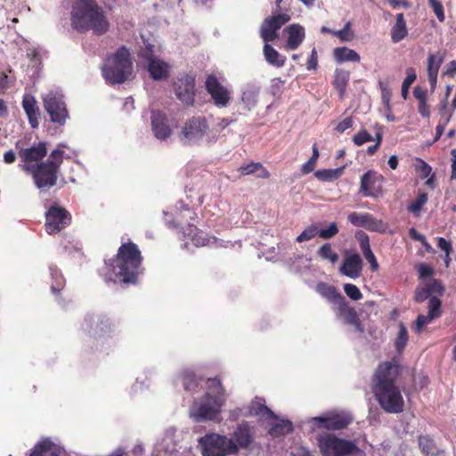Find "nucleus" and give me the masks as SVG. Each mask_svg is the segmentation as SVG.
Segmentation results:
<instances>
[{
    "mask_svg": "<svg viewBox=\"0 0 456 456\" xmlns=\"http://www.w3.org/2000/svg\"><path fill=\"white\" fill-rule=\"evenodd\" d=\"M400 365L394 359L380 362L372 378L371 390L379 406L387 413H401L404 410V400L397 382Z\"/></svg>",
    "mask_w": 456,
    "mask_h": 456,
    "instance_id": "f257e3e1",
    "label": "nucleus"
},
{
    "mask_svg": "<svg viewBox=\"0 0 456 456\" xmlns=\"http://www.w3.org/2000/svg\"><path fill=\"white\" fill-rule=\"evenodd\" d=\"M72 28L77 32L93 31L94 35H104L110 29V23L104 11L94 0H77L72 5L70 13Z\"/></svg>",
    "mask_w": 456,
    "mask_h": 456,
    "instance_id": "f03ea898",
    "label": "nucleus"
},
{
    "mask_svg": "<svg viewBox=\"0 0 456 456\" xmlns=\"http://www.w3.org/2000/svg\"><path fill=\"white\" fill-rule=\"evenodd\" d=\"M142 256L138 246L128 241L118 249L115 258L110 264V271L115 282L136 283L141 273Z\"/></svg>",
    "mask_w": 456,
    "mask_h": 456,
    "instance_id": "7ed1b4c3",
    "label": "nucleus"
},
{
    "mask_svg": "<svg viewBox=\"0 0 456 456\" xmlns=\"http://www.w3.org/2000/svg\"><path fill=\"white\" fill-rule=\"evenodd\" d=\"M226 399L225 388L221 380L218 378H209L207 379V391L191 416L197 421L213 420L221 413Z\"/></svg>",
    "mask_w": 456,
    "mask_h": 456,
    "instance_id": "20e7f679",
    "label": "nucleus"
},
{
    "mask_svg": "<svg viewBox=\"0 0 456 456\" xmlns=\"http://www.w3.org/2000/svg\"><path fill=\"white\" fill-rule=\"evenodd\" d=\"M65 145L60 143L51 151L45 161H41L36 166H27L25 171L31 175L35 185L38 189H50L56 185L60 167L64 159Z\"/></svg>",
    "mask_w": 456,
    "mask_h": 456,
    "instance_id": "39448f33",
    "label": "nucleus"
},
{
    "mask_svg": "<svg viewBox=\"0 0 456 456\" xmlns=\"http://www.w3.org/2000/svg\"><path fill=\"white\" fill-rule=\"evenodd\" d=\"M133 71L131 54L126 46L119 47L108 56L102 67V74L110 85L125 83Z\"/></svg>",
    "mask_w": 456,
    "mask_h": 456,
    "instance_id": "423d86ee",
    "label": "nucleus"
},
{
    "mask_svg": "<svg viewBox=\"0 0 456 456\" xmlns=\"http://www.w3.org/2000/svg\"><path fill=\"white\" fill-rule=\"evenodd\" d=\"M180 139L186 144H197L203 139L208 143L217 141L215 129H211L208 120L204 116H193L188 118L180 132Z\"/></svg>",
    "mask_w": 456,
    "mask_h": 456,
    "instance_id": "0eeeda50",
    "label": "nucleus"
},
{
    "mask_svg": "<svg viewBox=\"0 0 456 456\" xmlns=\"http://www.w3.org/2000/svg\"><path fill=\"white\" fill-rule=\"evenodd\" d=\"M316 443L322 456H349L357 450L354 442L339 438L331 433L318 435Z\"/></svg>",
    "mask_w": 456,
    "mask_h": 456,
    "instance_id": "6e6552de",
    "label": "nucleus"
},
{
    "mask_svg": "<svg viewBox=\"0 0 456 456\" xmlns=\"http://www.w3.org/2000/svg\"><path fill=\"white\" fill-rule=\"evenodd\" d=\"M203 456L236 455V447L225 435L208 433L199 439Z\"/></svg>",
    "mask_w": 456,
    "mask_h": 456,
    "instance_id": "1a4fd4ad",
    "label": "nucleus"
},
{
    "mask_svg": "<svg viewBox=\"0 0 456 456\" xmlns=\"http://www.w3.org/2000/svg\"><path fill=\"white\" fill-rule=\"evenodd\" d=\"M84 331L95 339L110 337L116 330L114 322L104 314H88L85 316Z\"/></svg>",
    "mask_w": 456,
    "mask_h": 456,
    "instance_id": "9d476101",
    "label": "nucleus"
},
{
    "mask_svg": "<svg viewBox=\"0 0 456 456\" xmlns=\"http://www.w3.org/2000/svg\"><path fill=\"white\" fill-rule=\"evenodd\" d=\"M71 223V215L64 208L51 206L45 213V231L48 234L61 232Z\"/></svg>",
    "mask_w": 456,
    "mask_h": 456,
    "instance_id": "9b49d317",
    "label": "nucleus"
},
{
    "mask_svg": "<svg viewBox=\"0 0 456 456\" xmlns=\"http://www.w3.org/2000/svg\"><path fill=\"white\" fill-rule=\"evenodd\" d=\"M318 428L337 431L346 428L353 421L350 414L344 411L327 412L322 416L312 419Z\"/></svg>",
    "mask_w": 456,
    "mask_h": 456,
    "instance_id": "f8f14e48",
    "label": "nucleus"
},
{
    "mask_svg": "<svg viewBox=\"0 0 456 456\" xmlns=\"http://www.w3.org/2000/svg\"><path fill=\"white\" fill-rule=\"evenodd\" d=\"M236 447V455L240 450L249 449L256 439V427L249 421L242 420L229 437Z\"/></svg>",
    "mask_w": 456,
    "mask_h": 456,
    "instance_id": "ddd939ff",
    "label": "nucleus"
},
{
    "mask_svg": "<svg viewBox=\"0 0 456 456\" xmlns=\"http://www.w3.org/2000/svg\"><path fill=\"white\" fill-rule=\"evenodd\" d=\"M205 89L216 107L226 108L228 106L231 91L221 84L216 75L210 74L207 77Z\"/></svg>",
    "mask_w": 456,
    "mask_h": 456,
    "instance_id": "4468645a",
    "label": "nucleus"
},
{
    "mask_svg": "<svg viewBox=\"0 0 456 456\" xmlns=\"http://www.w3.org/2000/svg\"><path fill=\"white\" fill-rule=\"evenodd\" d=\"M290 20L288 13H279L265 19L260 28V36L266 42H272L278 37L277 31Z\"/></svg>",
    "mask_w": 456,
    "mask_h": 456,
    "instance_id": "2eb2a0df",
    "label": "nucleus"
},
{
    "mask_svg": "<svg viewBox=\"0 0 456 456\" xmlns=\"http://www.w3.org/2000/svg\"><path fill=\"white\" fill-rule=\"evenodd\" d=\"M44 106L48 112L51 121L63 125L69 117L68 110L62 99L53 94H49L44 99Z\"/></svg>",
    "mask_w": 456,
    "mask_h": 456,
    "instance_id": "dca6fc26",
    "label": "nucleus"
},
{
    "mask_svg": "<svg viewBox=\"0 0 456 456\" xmlns=\"http://www.w3.org/2000/svg\"><path fill=\"white\" fill-rule=\"evenodd\" d=\"M384 176L374 170H369L361 178V192L364 196L378 198L383 192Z\"/></svg>",
    "mask_w": 456,
    "mask_h": 456,
    "instance_id": "f3484780",
    "label": "nucleus"
},
{
    "mask_svg": "<svg viewBox=\"0 0 456 456\" xmlns=\"http://www.w3.org/2000/svg\"><path fill=\"white\" fill-rule=\"evenodd\" d=\"M46 155L47 144L45 142H39L28 148H21L18 151L19 158L24 163L20 166L24 171L27 166H36V164L43 161Z\"/></svg>",
    "mask_w": 456,
    "mask_h": 456,
    "instance_id": "a211bd4d",
    "label": "nucleus"
},
{
    "mask_svg": "<svg viewBox=\"0 0 456 456\" xmlns=\"http://www.w3.org/2000/svg\"><path fill=\"white\" fill-rule=\"evenodd\" d=\"M175 95L184 104L192 106L195 102V77L185 74L175 83Z\"/></svg>",
    "mask_w": 456,
    "mask_h": 456,
    "instance_id": "6ab92c4d",
    "label": "nucleus"
},
{
    "mask_svg": "<svg viewBox=\"0 0 456 456\" xmlns=\"http://www.w3.org/2000/svg\"><path fill=\"white\" fill-rule=\"evenodd\" d=\"M442 302L437 297H432L428 300V313L427 315L419 314L414 326V331L416 333H420L423 328L433 322L434 320L439 318L442 315Z\"/></svg>",
    "mask_w": 456,
    "mask_h": 456,
    "instance_id": "aec40b11",
    "label": "nucleus"
},
{
    "mask_svg": "<svg viewBox=\"0 0 456 456\" xmlns=\"http://www.w3.org/2000/svg\"><path fill=\"white\" fill-rule=\"evenodd\" d=\"M348 221L354 226L363 227L371 232H385V224L381 220L376 219L370 214H359L352 212L347 216Z\"/></svg>",
    "mask_w": 456,
    "mask_h": 456,
    "instance_id": "412c9836",
    "label": "nucleus"
},
{
    "mask_svg": "<svg viewBox=\"0 0 456 456\" xmlns=\"http://www.w3.org/2000/svg\"><path fill=\"white\" fill-rule=\"evenodd\" d=\"M151 122L153 134L159 140H166L171 135L172 130L165 113L161 111H152Z\"/></svg>",
    "mask_w": 456,
    "mask_h": 456,
    "instance_id": "4be33fe9",
    "label": "nucleus"
},
{
    "mask_svg": "<svg viewBox=\"0 0 456 456\" xmlns=\"http://www.w3.org/2000/svg\"><path fill=\"white\" fill-rule=\"evenodd\" d=\"M339 270L342 274L351 279L360 277L362 270V260L360 255L354 253L346 256Z\"/></svg>",
    "mask_w": 456,
    "mask_h": 456,
    "instance_id": "5701e85b",
    "label": "nucleus"
},
{
    "mask_svg": "<svg viewBox=\"0 0 456 456\" xmlns=\"http://www.w3.org/2000/svg\"><path fill=\"white\" fill-rule=\"evenodd\" d=\"M338 309L339 316L344 319L346 324L354 326L355 330L360 333L364 332V326L362 323L356 310L350 306L346 299L338 305Z\"/></svg>",
    "mask_w": 456,
    "mask_h": 456,
    "instance_id": "b1692460",
    "label": "nucleus"
},
{
    "mask_svg": "<svg viewBox=\"0 0 456 456\" xmlns=\"http://www.w3.org/2000/svg\"><path fill=\"white\" fill-rule=\"evenodd\" d=\"M445 58V52H437L436 53H429L428 57V78L431 89L434 90L437 83V76L439 69Z\"/></svg>",
    "mask_w": 456,
    "mask_h": 456,
    "instance_id": "393cba45",
    "label": "nucleus"
},
{
    "mask_svg": "<svg viewBox=\"0 0 456 456\" xmlns=\"http://www.w3.org/2000/svg\"><path fill=\"white\" fill-rule=\"evenodd\" d=\"M284 32L288 35L285 49L293 51L303 43L305 33L303 26L294 23L285 28Z\"/></svg>",
    "mask_w": 456,
    "mask_h": 456,
    "instance_id": "a878e982",
    "label": "nucleus"
},
{
    "mask_svg": "<svg viewBox=\"0 0 456 456\" xmlns=\"http://www.w3.org/2000/svg\"><path fill=\"white\" fill-rule=\"evenodd\" d=\"M22 108L28 117V123L32 128L39 125L40 112L34 96L26 94L22 100Z\"/></svg>",
    "mask_w": 456,
    "mask_h": 456,
    "instance_id": "bb28decb",
    "label": "nucleus"
},
{
    "mask_svg": "<svg viewBox=\"0 0 456 456\" xmlns=\"http://www.w3.org/2000/svg\"><path fill=\"white\" fill-rule=\"evenodd\" d=\"M356 238L358 240L363 256L370 265V270L372 272H377L379 270V264L375 255L370 248L369 236L364 232H360L356 233Z\"/></svg>",
    "mask_w": 456,
    "mask_h": 456,
    "instance_id": "cd10ccee",
    "label": "nucleus"
},
{
    "mask_svg": "<svg viewBox=\"0 0 456 456\" xmlns=\"http://www.w3.org/2000/svg\"><path fill=\"white\" fill-rule=\"evenodd\" d=\"M29 456H63V451L49 439L37 444Z\"/></svg>",
    "mask_w": 456,
    "mask_h": 456,
    "instance_id": "c85d7f7f",
    "label": "nucleus"
},
{
    "mask_svg": "<svg viewBox=\"0 0 456 456\" xmlns=\"http://www.w3.org/2000/svg\"><path fill=\"white\" fill-rule=\"evenodd\" d=\"M316 291L329 302L337 305L345 299L342 294L338 291L336 287L323 281L317 283Z\"/></svg>",
    "mask_w": 456,
    "mask_h": 456,
    "instance_id": "c756f323",
    "label": "nucleus"
},
{
    "mask_svg": "<svg viewBox=\"0 0 456 456\" xmlns=\"http://www.w3.org/2000/svg\"><path fill=\"white\" fill-rule=\"evenodd\" d=\"M418 444L424 456H439L443 451L437 446L434 438L429 435L418 436Z\"/></svg>",
    "mask_w": 456,
    "mask_h": 456,
    "instance_id": "7c9ffc66",
    "label": "nucleus"
},
{
    "mask_svg": "<svg viewBox=\"0 0 456 456\" xmlns=\"http://www.w3.org/2000/svg\"><path fill=\"white\" fill-rule=\"evenodd\" d=\"M148 71L153 80H163L169 75V66L167 62L155 59L148 61Z\"/></svg>",
    "mask_w": 456,
    "mask_h": 456,
    "instance_id": "2f4dec72",
    "label": "nucleus"
},
{
    "mask_svg": "<svg viewBox=\"0 0 456 456\" xmlns=\"http://www.w3.org/2000/svg\"><path fill=\"white\" fill-rule=\"evenodd\" d=\"M444 288L442 285L436 281L433 280L431 282L427 283L424 287L417 288L415 290L414 300L417 303H422L428 298H431L432 293L438 292L442 293Z\"/></svg>",
    "mask_w": 456,
    "mask_h": 456,
    "instance_id": "473e14b6",
    "label": "nucleus"
},
{
    "mask_svg": "<svg viewBox=\"0 0 456 456\" xmlns=\"http://www.w3.org/2000/svg\"><path fill=\"white\" fill-rule=\"evenodd\" d=\"M408 36V28L403 12L396 14L395 23L391 28V40L399 43Z\"/></svg>",
    "mask_w": 456,
    "mask_h": 456,
    "instance_id": "72a5a7b5",
    "label": "nucleus"
},
{
    "mask_svg": "<svg viewBox=\"0 0 456 456\" xmlns=\"http://www.w3.org/2000/svg\"><path fill=\"white\" fill-rule=\"evenodd\" d=\"M263 53L265 61L272 66L276 68H281L285 65L286 57L281 55L277 50H275L269 43L265 42Z\"/></svg>",
    "mask_w": 456,
    "mask_h": 456,
    "instance_id": "f704fd0d",
    "label": "nucleus"
},
{
    "mask_svg": "<svg viewBox=\"0 0 456 456\" xmlns=\"http://www.w3.org/2000/svg\"><path fill=\"white\" fill-rule=\"evenodd\" d=\"M350 79V72L337 69L334 74L333 85L339 93V98L343 99Z\"/></svg>",
    "mask_w": 456,
    "mask_h": 456,
    "instance_id": "c9c22d12",
    "label": "nucleus"
},
{
    "mask_svg": "<svg viewBox=\"0 0 456 456\" xmlns=\"http://www.w3.org/2000/svg\"><path fill=\"white\" fill-rule=\"evenodd\" d=\"M181 379L183 381V388L186 391L196 392L200 386L201 379L198 378L194 371L186 369L181 372Z\"/></svg>",
    "mask_w": 456,
    "mask_h": 456,
    "instance_id": "e433bc0d",
    "label": "nucleus"
},
{
    "mask_svg": "<svg viewBox=\"0 0 456 456\" xmlns=\"http://www.w3.org/2000/svg\"><path fill=\"white\" fill-rule=\"evenodd\" d=\"M334 57L338 62L360 61V55L347 47H337L334 49Z\"/></svg>",
    "mask_w": 456,
    "mask_h": 456,
    "instance_id": "4c0bfd02",
    "label": "nucleus"
},
{
    "mask_svg": "<svg viewBox=\"0 0 456 456\" xmlns=\"http://www.w3.org/2000/svg\"><path fill=\"white\" fill-rule=\"evenodd\" d=\"M239 170L243 175H252L257 171H260V174L257 175L258 177L266 179L270 176L269 171L265 168L259 162H251L249 164L241 166Z\"/></svg>",
    "mask_w": 456,
    "mask_h": 456,
    "instance_id": "58836bf2",
    "label": "nucleus"
},
{
    "mask_svg": "<svg viewBox=\"0 0 456 456\" xmlns=\"http://www.w3.org/2000/svg\"><path fill=\"white\" fill-rule=\"evenodd\" d=\"M293 430L292 422L289 420L281 419L274 423L269 430L272 436L278 437L290 433Z\"/></svg>",
    "mask_w": 456,
    "mask_h": 456,
    "instance_id": "ea45409f",
    "label": "nucleus"
},
{
    "mask_svg": "<svg viewBox=\"0 0 456 456\" xmlns=\"http://www.w3.org/2000/svg\"><path fill=\"white\" fill-rule=\"evenodd\" d=\"M343 173V167L335 169H320L314 173V176L322 182H333L338 179Z\"/></svg>",
    "mask_w": 456,
    "mask_h": 456,
    "instance_id": "a19ab883",
    "label": "nucleus"
},
{
    "mask_svg": "<svg viewBox=\"0 0 456 456\" xmlns=\"http://www.w3.org/2000/svg\"><path fill=\"white\" fill-rule=\"evenodd\" d=\"M51 276L53 282L51 285L52 292L58 296L65 286V279L61 273L57 268H50Z\"/></svg>",
    "mask_w": 456,
    "mask_h": 456,
    "instance_id": "79ce46f5",
    "label": "nucleus"
},
{
    "mask_svg": "<svg viewBox=\"0 0 456 456\" xmlns=\"http://www.w3.org/2000/svg\"><path fill=\"white\" fill-rule=\"evenodd\" d=\"M250 414L256 416H268L273 419L277 418L273 411L271 409H269L265 403H261V400L257 398L252 402Z\"/></svg>",
    "mask_w": 456,
    "mask_h": 456,
    "instance_id": "37998d69",
    "label": "nucleus"
},
{
    "mask_svg": "<svg viewBox=\"0 0 456 456\" xmlns=\"http://www.w3.org/2000/svg\"><path fill=\"white\" fill-rule=\"evenodd\" d=\"M258 90L251 88L242 93L241 101L248 110H251L257 103Z\"/></svg>",
    "mask_w": 456,
    "mask_h": 456,
    "instance_id": "c03bdc74",
    "label": "nucleus"
},
{
    "mask_svg": "<svg viewBox=\"0 0 456 456\" xmlns=\"http://www.w3.org/2000/svg\"><path fill=\"white\" fill-rule=\"evenodd\" d=\"M317 255L323 260H329L334 264L338 260V255L333 250L330 243L323 244L317 251Z\"/></svg>",
    "mask_w": 456,
    "mask_h": 456,
    "instance_id": "a18cd8bd",
    "label": "nucleus"
},
{
    "mask_svg": "<svg viewBox=\"0 0 456 456\" xmlns=\"http://www.w3.org/2000/svg\"><path fill=\"white\" fill-rule=\"evenodd\" d=\"M428 202V194L426 192H421L418 195V197L412 200L407 207L409 212L412 213L414 216H418L423 208V206Z\"/></svg>",
    "mask_w": 456,
    "mask_h": 456,
    "instance_id": "49530a36",
    "label": "nucleus"
},
{
    "mask_svg": "<svg viewBox=\"0 0 456 456\" xmlns=\"http://www.w3.org/2000/svg\"><path fill=\"white\" fill-rule=\"evenodd\" d=\"M416 72L415 69L411 67L406 69V77L404 78L402 85V97L406 100L409 95V88L412 85V83L416 80Z\"/></svg>",
    "mask_w": 456,
    "mask_h": 456,
    "instance_id": "de8ad7c7",
    "label": "nucleus"
},
{
    "mask_svg": "<svg viewBox=\"0 0 456 456\" xmlns=\"http://www.w3.org/2000/svg\"><path fill=\"white\" fill-rule=\"evenodd\" d=\"M319 156H320V153L318 151V147H317L316 143H314L313 145V154H312L311 158L301 167V172L304 175L310 174L311 172H313L314 170Z\"/></svg>",
    "mask_w": 456,
    "mask_h": 456,
    "instance_id": "09e8293b",
    "label": "nucleus"
},
{
    "mask_svg": "<svg viewBox=\"0 0 456 456\" xmlns=\"http://www.w3.org/2000/svg\"><path fill=\"white\" fill-rule=\"evenodd\" d=\"M407 341H408L407 330L403 324H401L400 328H399V332H398V335H397V338H396L395 343V349L398 353H401L404 349V347L407 344Z\"/></svg>",
    "mask_w": 456,
    "mask_h": 456,
    "instance_id": "8fccbe9b",
    "label": "nucleus"
},
{
    "mask_svg": "<svg viewBox=\"0 0 456 456\" xmlns=\"http://www.w3.org/2000/svg\"><path fill=\"white\" fill-rule=\"evenodd\" d=\"M218 239L214 236H207L200 233H196L192 237V242L197 247H204L217 242Z\"/></svg>",
    "mask_w": 456,
    "mask_h": 456,
    "instance_id": "3c124183",
    "label": "nucleus"
},
{
    "mask_svg": "<svg viewBox=\"0 0 456 456\" xmlns=\"http://www.w3.org/2000/svg\"><path fill=\"white\" fill-rule=\"evenodd\" d=\"M332 35L336 36L343 42H348L353 40L354 36L351 30V22H346L342 29L333 31Z\"/></svg>",
    "mask_w": 456,
    "mask_h": 456,
    "instance_id": "603ef678",
    "label": "nucleus"
},
{
    "mask_svg": "<svg viewBox=\"0 0 456 456\" xmlns=\"http://www.w3.org/2000/svg\"><path fill=\"white\" fill-rule=\"evenodd\" d=\"M319 235V230L315 225H310L305 228L297 238V241L301 243L304 241H307L314 238L316 235Z\"/></svg>",
    "mask_w": 456,
    "mask_h": 456,
    "instance_id": "864d4df0",
    "label": "nucleus"
},
{
    "mask_svg": "<svg viewBox=\"0 0 456 456\" xmlns=\"http://www.w3.org/2000/svg\"><path fill=\"white\" fill-rule=\"evenodd\" d=\"M439 22L445 20V14L443 4L439 0H428Z\"/></svg>",
    "mask_w": 456,
    "mask_h": 456,
    "instance_id": "5fc2aeb1",
    "label": "nucleus"
},
{
    "mask_svg": "<svg viewBox=\"0 0 456 456\" xmlns=\"http://www.w3.org/2000/svg\"><path fill=\"white\" fill-rule=\"evenodd\" d=\"M372 140V135L365 129L359 131L353 137V142L357 146H361L366 142H371Z\"/></svg>",
    "mask_w": 456,
    "mask_h": 456,
    "instance_id": "6e6d98bb",
    "label": "nucleus"
},
{
    "mask_svg": "<svg viewBox=\"0 0 456 456\" xmlns=\"http://www.w3.org/2000/svg\"><path fill=\"white\" fill-rule=\"evenodd\" d=\"M344 290L347 297L353 300H359L362 297V294L357 286L346 283L344 285Z\"/></svg>",
    "mask_w": 456,
    "mask_h": 456,
    "instance_id": "4d7b16f0",
    "label": "nucleus"
},
{
    "mask_svg": "<svg viewBox=\"0 0 456 456\" xmlns=\"http://www.w3.org/2000/svg\"><path fill=\"white\" fill-rule=\"evenodd\" d=\"M338 232V228L336 223H331L327 229L319 231V236L322 239L329 240L333 238Z\"/></svg>",
    "mask_w": 456,
    "mask_h": 456,
    "instance_id": "13d9d810",
    "label": "nucleus"
},
{
    "mask_svg": "<svg viewBox=\"0 0 456 456\" xmlns=\"http://www.w3.org/2000/svg\"><path fill=\"white\" fill-rule=\"evenodd\" d=\"M443 77H454L456 76V61L448 62L442 73Z\"/></svg>",
    "mask_w": 456,
    "mask_h": 456,
    "instance_id": "bf43d9fd",
    "label": "nucleus"
},
{
    "mask_svg": "<svg viewBox=\"0 0 456 456\" xmlns=\"http://www.w3.org/2000/svg\"><path fill=\"white\" fill-rule=\"evenodd\" d=\"M353 118L351 117H347L337 125L336 131L338 133H344L346 129L353 126Z\"/></svg>",
    "mask_w": 456,
    "mask_h": 456,
    "instance_id": "052dcab7",
    "label": "nucleus"
},
{
    "mask_svg": "<svg viewBox=\"0 0 456 456\" xmlns=\"http://www.w3.org/2000/svg\"><path fill=\"white\" fill-rule=\"evenodd\" d=\"M142 57L148 61L155 60L156 58L154 57V45L148 44L142 53Z\"/></svg>",
    "mask_w": 456,
    "mask_h": 456,
    "instance_id": "680f3d73",
    "label": "nucleus"
},
{
    "mask_svg": "<svg viewBox=\"0 0 456 456\" xmlns=\"http://www.w3.org/2000/svg\"><path fill=\"white\" fill-rule=\"evenodd\" d=\"M318 66V56L315 48L312 50L311 55L307 61V69H315Z\"/></svg>",
    "mask_w": 456,
    "mask_h": 456,
    "instance_id": "e2e57ef3",
    "label": "nucleus"
},
{
    "mask_svg": "<svg viewBox=\"0 0 456 456\" xmlns=\"http://www.w3.org/2000/svg\"><path fill=\"white\" fill-rule=\"evenodd\" d=\"M231 123L232 120H229L228 118H221L216 126L212 128L215 129V133H216L217 138L219 137V134L224 130Z\"/></svg>",
    "mask_w": 456,
    "mask_h": 456,
    "instance_id": "0e129e2a",
    "label": "nucleus"
},
{
    "mask_svg": "<svg viewBox=\"0 0 456 456\" xmlns=\"http://www.w3.org/2000/svg\"><path fill=\"white\" fill-rule=\"evenodd\" d=\"M437 247L446 253V256H449V254L452 250L451 242L441 237L438 239Z\"/></svg>",
    "mask_w": 456,
    "mask_h": 456,
    "instance_id": "69168bd1",
    "label": "nucleus"
},
{
    "mask_svg": "<svg viewBox=\"0 0 456 456\" xmlns=\"http://www.w3.org/2000/svg\"><path fill=\"white\" fill-rule=\"evenodd\" d=\"M418 272H419L420 278H428V277L432 276V274H433L432 268L425 264H422L419 265Z\"/></svg>",
    "mask_w": 456,
    "mask_h": 456,
    "instance_id": "338daca9",
    "label": "nucleus"
},
{
    "mask_svg": "<svg viewBox=\"0 0 456 456\" xmlns=\"http://www.w3.org/2000/svg\"><path fill=\"white\" fill-rule=\"evenodd\" d=\"M414 97L419 102L427 101V92L419 86H416L413 90Z\"/></svg>",
    "mask_w": 456,
    "mask_h": 456,
    "instance_id": "774afa93",
    "label": "nucleus"
}]
</instances>
